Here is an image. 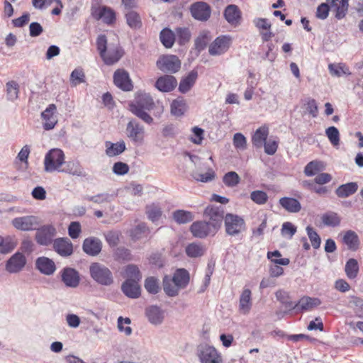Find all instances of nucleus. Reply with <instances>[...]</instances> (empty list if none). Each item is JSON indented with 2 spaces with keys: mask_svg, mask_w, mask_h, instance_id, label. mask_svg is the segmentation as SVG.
Returning a JSON list of instances; mask_svg holds the SVG:
<instances>
[{
  "mask_svg": "<svg viewBox=\"0 0 363 363\" xmlns=\"http://www.w3.org/2000/svg\"><path fill=\"white\" fill-rule=\"evenodd\" d=\"M154 107L153 99L149 94L146 93L138 95L134 101L129 104L130 111L147 124L152 123L153 118L147 111H151Z\"/></svg>",
  "mask_w": 363,
  "mask_h": 363,
  "instance_id": "nucleus-1",
  "label": "nucleus"
},
{
  "mask_svg": "<svg viewBox=\"0 0 363 363\" xmlns=\"http://www.w3.org/2000/svg\"><path fill=\"white\" fill-rule=\"evenodd\" d=\"M89 274L91 279L99 285L110 286L114 283L112 272L101 263H91L89 266Z\"/></svg>",
  "mask_w": 363,
  "mask_h": 363,
  "instance_id": "nucleus-2",
  "label": "nucleus"
},
{
  "mask_svg": "<svg viewBox=\"0 0 363 363\" xmlns=\"http://www.w3.org/2000/svg\"><path fill=\"white\" fill-rule=\"evenodd\" d=\"M224 225L226 234L230 236H237L246 228L244 219L233 213H227L225 216Z\"/></svg>",
  "mask_w": 363,
  "mask_h": 363,
  "instance_id": "nucleus-3",
  "label": "nucleus"
},
{
  "mask_svg": "<svg viewBox=\"0 0 363 363\" xmlns=\"http://www.w3.org/2000/svg\"><path fill=\"white\" fill-rule=\"evenodd\" d=\"M65 162V154L60 149H52L45 155L44 160L45 170L52 172L58 169Z\"/></svg>",
  "mask_w": 363,
  "mask_h": 363,
  "instance_id": "nucleus-4",
  "label": "nucleus"
},
{
  "mask_svg": "<svg viewBox=\"0 0 363 363\" xmlns=\"http://www.w3.org/2000/svg\"><path fill=\"white\" fill-rule=\"evenodd\" d=\"M203 216L208 218L207 221L217 232L219 230L223 220H225L223 208L221 206H211L206 208Z\"/></svg>",
  "mask_w": 363,
  "mask_h": 363,
  "instance_id": "nucleus-5",
  "label": "nucleus"
},
{
  "mask_svg": "<svg viewBox=\"0 0 363 363\" xmlns=\"http://www.w3.org/2000/svg\"><path fill=\"white\" fill-rule=\"evenodd\" d=\"M157 67L164 72L176 73L181 68V61L174 55H162L157 61Z\"/></svg>",
  "mask_w": 363,
  "mask_h": 363,
  "instance_id": "nucleus-6",
  "label": "nucleus"
},
{
  "mask_svg": "<svg viewBox=\"0 0 363 363\" xmlns=\"http://www.w3.org/2000/svg\"><path fill=\"white\" fill-rule=\"evenodd\" d=\"M189 230L194 238L203 239L208 236H214L217 231L206 220L194 221Z\"/></svg>",
  "mask_w": 363,
  "mask_h": 363,
  "instance_id": "nucleus-7",
  "label": "nucleus"
},
{
  "mask_svg": "<svg viewBox=\"0 0 363 363\" xmlns=\"http://www.w3.org/2000/svg\"><path fill=\"white\" fill-rule=\"evenodd\" d=\"M56 234L57 231L53 225H45L37 229L35 239L39 245L48 246L51 243L53 244V238Z\"/></svg>",
  "mask_w": 363,
  "mask_h": 363,
  "instance_id": "nucleus-8",
  "label": "nucleus"
},
{
  "mask_svg": "<svg viewBox=\"0 0 363 363\" xmlns=\"http://www.w3.org/2000/svg\"><path fill=\"white\" fill-rule=\"evenodd\" d=\"M62 282L66 287L75 289L80 283V274L72 267H64L60 272Z\"/></svg>",
  "mask_w": 363,
  "mask_h": 363,
  "instance_id": "nucleus-9",
  "label": "nucleus"
},
{
  "mask_svg": "<svg viewBox=\"0 0 363 363\" xmlns=\"http://www.w3.org/2000/svg\"><path fill=\"white\" fill-rule=\"evenodd\" d=\"M125 133L131 141L142 143L145 136V128L136 120L131 119L127 124Z\"/></svg>",
  "mask_w": 363,
  "mask_h": 363,
  "instance_id": "nucleus-10",
  "label": "nucleus"
},
{
  "mask_svg": "<svg viewBox=\"0 0 363 363\" xmlns=\"http://www.w3.org/2000/svg\"><path fill=\"white\" fill-rule=\"evenodd\" d=\"M199 357L201 363H223L220 354L212 346H201L199 350Z\"/></svg>",
  "mask_w": 363,
  "mask_h": 363,
  "instance_id": "nucleus-11",
  "label": "nucleus"
},
{
  "mask_svg": "<svg viewBox=\"0 0 363 363\" xmlns=\"http://www.w3.org/2000/svg\"><path fill=\"white\" fill-rule=\"evenodd\" d=\"M190 12L194 18L200 21H206L211 14V6L206 2L197 1L190 6Z\"/></svg>",
  "mask_w": 363,
  "mask_h": 363,
  "instance_id": "nucleus-12",
  "label": "nucleus"
},
{
  "mask_svg": "<svg viewBox=\"0 0 363 363\" xmlns=\"http://www.w3.org/2000/svg\"><path fill=\"white\" fill-rule=\"evenodd\" d=\"M13 225L18 230L29 231L36 229L38 225V218L33 216L15 218L12 220Z\"/></svg>",
  "mask_w": 363,
  "mask_h": 363,
  "instance_id": "nucleus-13",
  "label": "nucleus"
},
{
  "mask_svg": "<svg viewBox=\"0 0 363 363\" xmlns=\"http://www.w3.org/2000/svg\"><path fill=\"white\" fill-rule=\"evenodd\" d=\"M124 55L123 48L119 45H109L103 56H101L104 63L112 65L117 62Z\"/></svg>",
  "mask_w": 363,
  "mask_h": 363,
  "instance_id": "nucleus-14",
  "label": "nucleus"
},
{
  "mask_svg": "<svg viewBox=\"0 0 363 363\" xmlns=\"http://www.w3.org/2000/svg\"><path fill=\"white\" fill-rule=\"evenodd\" d=\"M113 82L123 91H130L133 88L128 72L123 69H118L114 72Z\"/></svg>",
  "mask_w": 363,
  "mask_h": 363,
  "instance_id": "nucleus-15",
  "label": "nucleus"
},
{
  "mask_svg": "<svg viewBox=\"0 0 363 363\" xmlns=\"http://www.w3.org/2000/svg\"><path fill=\"white\" fill-rule=\"evenodd\" d=\"M52 247L60 256L67 257L73 253V245L67 238H58L53 240Z\"/></svg>",
  "mask_w": 363,
  "mask_h": 363,
  "instance_id": "nucleus-16",
  "label": "nucleus"
},
{
  "mask_svg": "<svg viewBox=\"0 0 363 363\" xmlns=\"http://www.w3.org/2000/svg\"><path fill=\"white\" fill-rule=\"evenodd\" d=\"M230 38L227 35L218 37L209 46L211 55H220L225 52L230 47Z\"/></svg>",
  "mask_w": 363,
  "mask_h": 363,
  "instance_id": "nucleus-17",
  "label": "nucleus"
},
{
  "mask_svg": "<svg viewBox=\"0 0 363 363\" xmlns=\"http://www.w3.org/2000/svg\"><path fill=\"white\" fill-rule=\"evenodd\" d=\"M26 264V257L21 252H16L6 262V269L9 273H17L23 269Z\"/></svg>",
  "mask_w": 363,
  "mask_h": 363,
  "instance_id": "nucleus-18",
  "label": "nucleus"
},
{
  "mask_svg": "<svg viewBox=\"0 0 363 363\" xmlns=\"http://www.w3.org/2000/svg\"><path fill=\"white\" fill-rule=\"evenodd\" d=\"M102 249V242L99 238L89 237L86 238L82 245L83 251L89 256L98 255Z\"/></svg>",
  "mask_w": 363,
  "mask_h": 363,
  "instance_id": "nucleus-19",
  "label": "nucleus"
},
{
  "mask_svg": "<svg viewBox=\"0 0 363 363\" xmlns=\"http://www.w3.org/2000/svg\"><path fill=\"white\" fill-rule=\"evenodd\" d=\"M177 86V79L169 74L160 77L155 82V86L162 92H170Z\"/></svg>",
  "mask_w": 363,
  "mask_h": 363,
  "instance_id": "nucleus-20",
  "label": "nucleus"
},
{
  "mask_svg": "<svg viewBox=\"0 0 363 363\" xmlns=\"http://www.w3.org/2000/svg\"><path fill=\"white\" fill-rule=\"evenodd\" d=\"M93 16L97 19H102L106 24L111 25L116 21V13L114 11L106 6L96 9L92 12Z\"/></svg>",
  "mask_w": 363,
  "mask_h": 363,
  "instance_id": "nucleus-21",
  "label": "nucleus"
},
{
  "mask_svg": "<svg viewBox=\"0 0 363 363\" xmlns=\"http://www.w3.org/2000/svg\"><path fill=\"white\" fill-rule=\"evenodd\" d=\"M57 110V107L55 104H50L46 109L42 112L41 117L45 121L43 123V128L46 130L54 128L57 123V119L55 116V113Z\"/></svg>",
  "mask_w": 363,
  "mask_h": 363,
  "instance_id": "nucleus-22",
  "label": "nucleus"
},
{
  "mask_svg": "<svg viewBox=\"0 0 363 363\" xmlns=\"http://www.w3.org/2000/svg\"><path fill=\"white\" fill-rule=\"evenodd\" d=\"M35 267L42 274L48 276L53 274L56 270L55 262L46 257H38L35 261Z\"/></svg>",
  "mask_w": 363,
  "mask_h": 363,
  "instance_id": "nucleus-23",
  "label": "nucleus"
},
{
  "mask_svg": "<svg viewBox=\"0 0 363 363\" xmlns=\"http://www.w3.org/2000/svg\"><path fill=\"white\" fill-rule=\"evenodd\" d=\"M123 293L130 298H137L140 296V287L138 282L126 279L121 285Z\"/></svg>",
  "mask_w": 363,
  "mask_h": 363,
  "instance_id": "nucleus-24",
  "label": "nucleus"
},
{
  "mask_svg": "<svg viewBox=\"0 0 363 363\" xmlns=\"http://www.w3.org/2000/svg\"><path fill=\"white\" fill-rule=\"evenodd\" d=\"M145 315L152 325H160L164 320L163 311L157 306H151L146 308Z\"/></svg>",
  "mask_w": 363,
  "mask_h": 363,
  "instance_id": "nucleus-25",
  "label": "nucleus"
},
{
  "mask_svg": "<svg viewBox=\"0 0 363 363\" xmlns=\"http://www.w3.org/2000/svg\"><path fill=\"white\" fill-rule=\"evenodd\" d=\"M173 282L177 285L179 289H184L187 286L190 280L189 272L184 269L180 268L177 269L174 273L173 277Z\"/></svg>",
  "mask_w": 363,
  "mask_h": 363,
  "instance_id": "nucleus-26",
  "label": "nucleus"
},
{
  "mask_svg": "<svg viewBox=\"0 0 363 363\" xmlns=\"http://www.w3.org/2000/svg\"><path fill=\"white\" fill-rule=\"evenodd\" d=\"M198 77V72L196 69L191 70L186 77H184L179 85V91L182 94L187 93L194 85Z\"/></svg>",
  "mask_w": 363,
  "mask_h": 363,
  "instance_id": "nucleus-27",
  "label": "nucleus"
},
{
  "mask_svg": "<svg viewBox=\"0 0 363 363\" xmlns=\"http://www.w3.org/2000/svg\"><path fill=\"white\" fill-rule=\"evenodd\" d=\"M251 290L247 288H244L239 300V310L243 314H248L251 309Z\"/></svg>",
  "mask_w": 363,
  "mask_h": 363,
  "instance_id": "nucleus-28",
  "label": "nucleus"
},
{
  "mask_svg": "<svg viewBox=\"0 0 363 363\" xmlns=\"http://www.w3.org/2000/svg\"><path fill=\"white\" fill-rule=\"evenodd\" d=\"M321 301L318 298H311L309 296H303L295 306H297L296 309L303 311H310L315 307L320 306Z\"/></svg>",
  "mask_w": 363,
  "mask_h": 363,
  "instance_id": "nucleus-29",
  "label": "nucleus"
},
{
  "mask_svg": "<svg viewBox=\"0 0 363 363\" xmlns=\"http://www.w3.org/2000/svg\"><path fill=\"white\" fill-rule=\"evenodd\" d=\"M224 17L231 25L237 24L241 18V13L238 6L228 5L224 11Z\"/></svg>",
  "mask_w": 363,
  "mask_h": 363,
  "instance_id": "nucleus-30",
  "label": "nucleus"
},
{
  "mask_svg": "<svg viewBox=\"0 0 363 363\" xmlns=\"http://www.w3.org/2000/svg\"><path fill=\"white\" fill-rule=\"evenodd\" d=\"M279 203L282 208L290 213H298L301 209L300 202L294 198L282 197L279 199Z\"/></svg>",
  "mask_w": 363,
  "mask_h": 363,
  "instance_id": "nucleus-31",
  "label": "nucleus"
},
{
  "mask_svg": "<svg viewBox=\"0 0 363 363\" xmlns=\"http://www.w3.org/2000/svg\"><path fill=\"white\" fill-rule=\"evenodd\" d=\"M206 252V247L199 242L189 243L185 248L186 255L191 258L201 257L205 255Z\"/></svg>",
  "mask_w": 363,
  "mask_h": 363,
  "instance_id": "nucleus-32",
  "label": "nucleus"
},
{
  "mask_svg": "<svg viewBox=\"0 0 363 363\" xmlns=\"http://www.w3.org/2000/svg\"><path fill=\"white\" fill-rule=\"evenodd\" d=\"M105 146L106 147V154L111 157L123 153L126 149L125 143L123 140L116 143L106 141L105 143Z\"/></svg>",
  "mask_w": 363,
  "mask_h": 363,
  "instance_id": "nucleus-33",
  "label": "nucleus"
},
{
  "mask_svg": "<svg viewBox=\"0 0 363 363\" xmlns=\"http://www.w3.org/2000/svg\"><path fill=\"white\" fill-rule=\"evenodd\" d=\"M269 129L267 126L259 128L252 135V142L255 147L261 148L267 140Z\"/></svg>",
  "mask_w": 363,
  "mask_h": 363,
  "instance_id": "nucleus-34",
  "label": "nucleus"
},
{
  "mask_svg": "<svg viewBox=\"0 0 363 363\" xmlns=\"http://www.w3.org/2000/svg\"><path fill=\"white\" fill-rule=\"evenodd\" d=\"M357 189L358 185L356 182H349L338 186L335 194L340 198H346L354 194Z\"/></svg>",
  "mask_w": 363,
  "mask_h": 363,
  "instance_id": "nucleus-35",
  "label": "nucleus"
},
{
  "mask_svg": "<svg viewBox=\"0 0 363 363\" xmlns=\"http://www.w3.org/2000/svg\"><path fill=\"white\" fill-rule=\"evenodd\" d=\"M320 219L323 225L333 228L339 226L341 222V218L334 211H328L323 213Z\"/></svg>",
  "mask_w": 363,
  "mask_h": 363,
  "instance_id": "nucleus-36",
  "label": "nucleus"
},
{
  "mask_svg": "<svg viewBox=\"0 0 363 363\" xmlns=\"http://www.w3.org/2000/svg\"><path fill=\"white\" fill-rule=\"evenodd\" d=\"M172 218L178 224H186L194 219V214L189 211L179 209L173 212Z\"/></svg>",
  "mask_w": 363,
  "mask_h": 363,
  "instance_id": "nucleus-37",
  "label": "nucleus"
},
{
  "mask_svg": "<svg viewBox=\"0 0 363 363\" xmlns=\"http://www.w3.org/2000/svg\"><path fill=\"white\" fill-rule=\"evenodd\" d=\"M343 242L347 246L348 249L356 251L359 246V239L357 234L352 230H347L344 237Z\"/></svg>",
  "mask_w": 363,
  "mask_h": 363,
  "instance_id": "nucleus-38",
  "label": "nucleus"
},
{
  "mask_svg": "<svg viewBox=\"0 0 363 363\" xmlns=\"http://www.w3.org/2000/svg\"><path fill=\"white\" fill-rule=\"evenodd\" d=\"M163 290L164 293L170 297L176 296L179 294V288L174 284L173 279L168 275H165L162 281Z\"/></svg>",
  "mask_w": 363,
  "mask_h": 363,
  "instance_id": "nucleus-39",
  "label": "nucleus"
},
{
  "mask_svg": "<svg viewBox=\"0 0 363 363\" xmlns=\"http://www.w3.org/2000/svg\"><path fill=\"white\" fill-rule=\"evenodd\" d=\"M330 74L332 76L340 77L343 74L350 75L351 72L345 63H330L328 65Z\"/></svg>",
  "mask_w": 363,
  "mask_h": 363,
  "instance_id": "nucleus-40",
  "label": "nucleus"
},
{
  "mask_svg": "<svg viewBox=\"0 0 363 363\" xmlns=\"http://www.w3.org/2000/svg\"><path fill=\"white\" fill-rule=\"evenodd\" d=\"M62 172L69 173L74 176L85 177L86 173L79 162L70 161L66 164V168Z\"/></svg>",
  "mask_w": 363,
  "mask_h": 363,
  "instance_id": "nucleus-41",
  "label": "nucleus"
},
{
  "mask_svg": "<svg viewBox=\"0 0 363 363\" xmlns=\"http://www.w3.org/2000/svg\"><path fill=\"white\" fill-rule=\"evenodd\" d=\"M359 269V264L356 259L350 258L347 261L345 272L350 279H354L357 277Z\"/></svg>",
  "mask_w": 363,
  "mask_h": 363,
  "instance_id": "nucleus-42",
  "label": "nucleus"
},
{
  "mask_svg": "<svg viewBox=\"0 0 363 363\" xmlns=\"http://www.w3.org/2000/svg\"><path fill=\"white\" fill-rule=\"evenodd\" d=\"M276 298L289 311L296 309L297 306L293 303L289 294L283 290H279L275 293Z\"/></svg>",
  "mask_w": 363,
  "mask_h": 363,
  "instance_id": "nucleus-43",
  "label": "nucleus"
},
{
  "mask_svg": "<svg viewBox=\"0 0 363 363\" xmlns=\"http://www.w3.org/2000/svg\"><path fill=\"white\" fill-rule=\"evenodd\" d=\"M127 24L132 29H139L142 27V21L140 15L134 11H130L125 14Z\"/></svg>",
  "mask_w": 363,
  "mask_h": 363,
  "instance_id": "nucleus-44",
  "label": "nucleus"
},
{
  "mask_svg": "<svg viewBox=\"0 0 363 363\" xmlns=\"http://www.w3.org/2000/svg\"><path fill=\"white\" fill-rule=\"evenodd\" d=\"M160 38L163 45L167 48H172L175 40L174 33L169 28H164L161 30Z\"/></svg>",
  "mask_w": 363,
  "mask_h": 363,
  "instance_id": "nucleus-45",
  "label": "nucleus"
},
{
  "mask_svg": "<svg viewBox=\"0 0 363 363\" xmlns=\"http://www.w3.org/2000/svg\"><path fill=\"white\" fill-rule=\"evenodd\" d=\"M125 275L127 279H132L136 282H138L142 279V274L138 267L133 264H128L125 267Z\"/></svg>",
  "mask_w": 363,
  "mask_h": 363,
  "instance_id": "nucleus-46",
  "label": "nucleus"
},
{
  "mask_svg": "<svg viewBox=\"0 0 363 363\" xmlns=\"http://www.w3.org/2000/svg\"><path fill=\"white\" fill-rule=\"evenodd\" d=\"M114 198L113 194H110L108 193H101L98 194L95 196H85L84 199L89 201H92L97 204H101L103 203H109Z\"/></svg>",
  "mask_w": 363,
  "mask_h": 363,
  "instance_id": "nucleus-47",
  "label": "nucleus"
},
{
  "mask_svg": "<svg viewBox=\"0 0 363 363\" xmlns=\"http://www.w3.org/2000/svg\"><path fill=\"white\" fill-rule=\"evenodd\" d=\"M348 306L352 308L359 318H363V300L357 296H352Z\"/></svg>",
  "mask_w": 363,
  "mask_h": 363,
  "instance_id": "nucleus-48",
  "label": "nucleus"
},
{
  "mask_svg": "<svg viewBox=\"0 0 363 363\" xmlns=\"http://www.w3.org/2000/svg\"><path fill=\"white\" fill-rule=\"evenodd\" d=\"M145 289L149 294H157L160 289L159 280L156 277H150L145 280Z\"/></svg>",
  "mask_w": 363,
  "mask_h": 363,
  "instance_id": "nucleus-49",
  "label": "nucleus"
},
{
  "mask_svg": "<svg viewBox=\"0 0 363 363\" xmlns=\"http://www.w3.org/2000/svg\"><path fill=\"white\" fill-rule=\"evenodd\" d=\"M145 212L147 218L152 222L158 220L162 216L161 208L155 203L147 206Z\"/></svg>",
  "mask_w": 363,
  "mask_h": 363,
  "instance_id": "nucleus-50",
  "label": "nucleus"
},
{
  "mask_svg": "<svg viewBox=\"0 0 363 363\" xmlns=\"http://www.w3.org/2000/svg\"><path fill=\"white\" fill-rule=\"evenodd\" d=\"M240 178L235 172H229L223 177V182L228 187H234L240 182Z\"/></svg>",
  "mask_w": 363,
  "mask_h": 363,
  "instance_id": "nucleus-51",
  "label": "nucleus"
},
{
  "mask_svg": "<svg viewBox=\"0 0 363 363\" xmlns=\"http://www.w3.org/2000/svg\"><path fill=\"white\" fill-rule=\"evenodd\" d=\"M250 199L256 204L263 205L267 202L268 196L264 191L256 190L250 193Z\"/></svg>",
  "mask_w": 363,
  "mask_h": 363,
  "instance_id": "nucleus-52",
  "label": "nucleus"
},
{
  "mask_svg": "<svg viewBox=\"0 0 363 363\" xmlns=\"http://www.w3.org/2000/svg\"><path fill=\"white\" fill-rule=\"evenodd\" d=\"M325 134L334 146L339 145L340 144V133L337 128L335 126H330L325 130Z\"/></svg>",
  "mask_w": 363,
  "mask_h": 363,
  "instance_id": "nucleus-53",
  "label": "nucleus"
},
{
  "mask_svg": "<svg viewBox=\"0 0 363 363\" xmlns=\"http://www.w3.org/2000/svg\"><path fill=\"white\" fill-rule=\"evenodd\" d=\"M85 74L82 70V69H74L70 75V82L72 86H77L81 83L84 82L85 81Z\"/></svg>",
  "mask_w": 363,
  "mask_h": 363,
  "instance_id": "nucleus-54",
  "label": "nucleus"
},
{
  "mask_svg": "<svg viewBox=\"0 0 363 363\" xmlns=\"http://www.w3.org/2000/svg\"><path fill=\"white\" fill-rule=\"evenodd\" d=\"M148 230V228L145 223L138 224L130 230V237L134 240L141 239L145 233Z\"/></svg>",
  "mask_w": 363,
  "mask_h": 363,
  "instance_id": "nucleus-55",
  "label": "nucleus"
},
{
  "mask_svg": "<svg viewBox=\"0 0 363 363\" xmlns=\"http://www.w3.org/2000/svg\"><path fill=\"white\" fill-rule=\"evenodd\" d=\"M322 167V164L318 161H311L306 164L304 168V173L308 177H311L315 175L319 171H320Z\"/></svg>",
  "mask_w": 363,
  "mask_h": 363,
  "instance_id": "nucleus-56",
  "label": "nucleus"
},
{
  "mask_svg": "<svg viewBox=\"0 0 363 363\" xmlns=\"http://www.w3.org/2000/svg\"><path fill=\"white\" fill-rule=\"evenodd\" d=\"M191 175L195 180L204 183L212 181L216 176L215 172L212 169H210L205 174H199L197 172H193Z\"/></svg>",
  "mask_w": 363,
  "mask_h": 363,
  "instance_id": "nucleus-57",
  "label": "nucleus"
},
{
  "mask_svg": "<svg viewBox=\"0 0 363 363\" xmlns=\"http://www.w3.org/2000/svg\"><path fill=\"white\" fill-rule=\"evenodd\" d=\"M185 103L183 100L175 99L171 104V113L176 116H181L184 112Z\"/></svg>",
  "mask_w": 363,
  "mask_h": 363,
  "instance_id": "nucleus-58",
  "label": "nucleus"
},
{
  "mask_svg": "<svg viewBox=\"0 0 363 363\" xmlns=\"http://www.w3.org/2000/svg\"><path fill=\"white\" fill-rule=\"evenodd\" d=\"M114 255L118 260L130 261L133 259L130 250L124 247H118L114 252Z\"/></svg>",
  "mask_w": 363,
  "mask_h": 363,
  "instance_id": "nucleus-59",
  "label": "nucleus"
},
{
  "mask_svg": "<svg viewBox=\"0 0 363 363\" xmlns=\"http://www.w3.org/2000/svg\"><path fill=\"white\" fill-rule=\"evenodd\" d=\"M6 88L8 99L11 101L16 99L18 96V84L14 81H11L6 84Z\"/></svg>",
  "mask_w": 363,
  "mask_h": 363,
  "instance_id": "nucleus-60",
  "label": "nucleus"
},
{
  "mask_svg": "<svg viewBox=\"0 0 363 363\" xmlns=\"http://www.w3.org/2000/svg\"><path fill=\"white\" fill-rule=\"evenodd\" d=\"M306 231L313 248H319L321 243V240L318 234L311 226H308L306 228Z\"/></svg>",
  "mask_w": 363,
  "mask_h": 363,
  "instance_id": "nucleus-61",
  "label": "nucleus"
},
{
  "mask_svg": "<svg viewBox=\"0 0 363 363\" xmlns=\"http://www.w3.org/2000/svg\"><path fill=\"white\" fill-rule=\"evenodd\" d=\"M177 33L178 35L179 43L180 45H184L190 40L191 33L187 28H177Z\"/></svg>",
  "mask_w": 363,
  "mask_h": 363,
  "instance_id": "nucleus-62",
  "label": "nucleus"
},
{
  "mask_svg": "<svg viewBox=\"0 0 363 363\" xmlns=\"http://www.w3.org/2000/svg\"><path fill=\"white\" fill-rule=\"evenodd\" d=\"M336 7V13L335 18L337 19L343 18L348 10L349 3L345 0H341L340 4L335 6Z\"/></svg>",
  "mask_w": 363,
  "mask_h": 363,
  "instance_id": "nucleus-63",
  "label": "nucleus"
},
{
  "mask_svg": "<svg viewBox=\"0 0 363 363\" xmlns=\"http://www.w3.org/2000/svg\"><path fill=\"white\" fill-rule=\"evenodd\" d=\"M233 145L239 150H243L246 149V138L242 133H235L233 136Z\"/></svg>",
  "mask_w": 363,
  "mask_h": 363,
  "instance_id": "nucleus-64",
  "label": "nucleus"
}]
</instances>
